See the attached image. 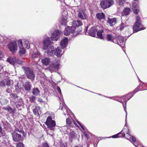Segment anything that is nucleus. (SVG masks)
I'll return each mask as SVG.
<instances>
[{
    "label": "nucleus",
    "mask_w": 147,
    "mask_h": 147,
    "mask_svg": "<svg viewBox=\"0 0 147 147\" xmlns=\"http://www.w3.org/2000/svg\"><path fill=\"white\" fill-rule=\"evenodd\" d=\"M5 110L7 111L9 113L11 114L14 113L15 111V109H12L10 107H8L7 108H5Z\"/></svg>",
    "instance_id": "obj_28"
},
{
    "label": "nucleus",
    "mask_w": 147,
    "mask_h": 147,
    "mask_svg": "<svg viewBox=\"0 0 147 147\" xmlns=\"http://www.w3.org/2000/svg\"><path fill=\"white\" fill-rule=\"evenodd\" d=\"M48 114V113H45V114L46 115V114Z\"/></svg>",
    "instance_id": "obj_59"
},
{
    "label": "nucleus",
    "mask_w": 147,
    "mask_h": 147,
    "mask_svg": "<svg viewBox=\"0 0 147 147\" xmlns=\"http://www.w3.org/2000/svg\"><path fill=\"white\" fill-rule=\"evenodd\" d=\"M40 91L38 88H35L33 89L32 90V93L33 94L37 95L40 93Z\"/></svg>",
    "instance_id": "obj_27"
},
{
    "label": "nucleus",
    "mask_w": 147,
    "mask_h": 147,
    "mask_svg": "<svg viewBox=\"0 0 147 147\" xmlns=\"http://www.w3.org/2000/svg\"><path fill=\"white\" fill-rule=\"evenodd\" d=\"M96 32V29L94 27H92L90 29L89 32V35L92 36H94L95 35V33Z\"/></svg>",
    "instance_id": "obj_20"
},
{
    "label": "nucleus",
    "mask_w": 147,
    "mask_h": 147,
    "mask_svg": "<svg viewBox=\"0 0 147 147\" xmlns=\"http://www.w3.org/2000/svg\"><path fill=\"white\" fill-rule=\"evenodd\" d=\"M32 57H33V58H36V56H35V57H34V55H32Z\"/></svg>",
    "instance_id": "obj_56"
},
{
    "label": "nucleus",
    "mask_w": 147,
    "mask_h": 147,
    "mask_svg": "<svg viewBox=\"0 0 147 147\" xmlns=\"http://www.w3.org/2000/svg\"><path fill=\"white\" fill-rule=\"evenodd\" d=\"M32 101H34V100H35V98L34 96L32 97Z\"/></svg>",
    "instance_id": "obj_53"
},
{
    "label": "nucleus",
    "mask_w": 147,
    "mask_h": 147,
    "mask_svg": "<svg viewBox=\"0 0 147 147\" xmlns=\"http://www.w3.org/2000/svg\"><path fill=\"white\" fill-rule=\"evenodd\" d=\"M116 40L118 41L119 43L118 44L119 45L120 44L119 43V42L120 43H124V38L123 37L120 36H118L117 37L115 38V41Z\"/></svg>",
    "instance_id": "obj_22"
},
{
    "label": "nucleus",
    "mask_w": 147,
    "mask_h": 147,
    "mask_svg": "<svg viewBox=\"0 0 147 147\" xmlns=\"http://www.w3.org/2000/svg\"><path fill=\"white\" fill-rule=\"evenodd\" d=\"M117 19L115 18H108L107 21V22L109 23L110 25L113 26L116 23Z\"/></svg>",
    "instance_id": "obj_15"
},
{
    "label": "nucleus",
    "mask_w": 147,
    "mask_h": 147,
    "mask_svg": "<svg viewBox=\"0 0 147 147\" xmlns=\"http://www.w3.org/2000/svg\"><path fill=\"white\" fill-rule=\"evenodd\" d=\"M22 103H23V102H22V101L21 100V102H20V105H19L18 104L17 105H16V106L17 107H18V106H20V105H21L22 104Z\"/></svg>",
    "instance_id": "obj_51"
},
{
    "label": "nucleus",
    "mask_w": 147,
    "mask_h": 147,
    "mask_svg": "<svg viewBox=\"0 0 147 147\" xmlns=\"http://www.w3.org/2000/svg\"><path fill=\"white\" fill-rule=\"evenodd\" d=\"M42 146V147H49V145L47 142L43 143Z\"/></svg>",
    "instance_id": "obj_41"
},
{
    "label": "nucleus",
    "mask_w": 147,
    "mask_h": 147,
    "mask_svg": "<svg viewBox=\"0 0 147 147\" xmlns=\"http://www.w3.org/2000/svg\"><path fill=\"white\" fill-rule=\"evenodd\" d=\"M138 8V6L136 3L134 2L132 3V8L134 13L136 14H137L139 11Z\"/></svg>",
    "instance_id": "obj_16"
},
{
    "label": "nucleus",
    "mask_w": 147,
    "mask_h": 147,
    "mask_svg": "<svg viewBox=\"0 0 147 147\" xmlns=\"http://www.w3.org/2000/svg\"><path fill=\"white\" fill-rule=\"evenodd\" d=\"M5 133L4 129L0 126V137L4 136L5 135Z\"/></svg>",
    "instance_id": "obj_34"
},
{
    "label": "nucleus",
    "mask_w": 147,
    "mask_h": 147,
    "mask_svg": "<svg viewBox=\"0 0 147 147\" xmlns=\"http://www.w3.org/2000/svg\"><path fill=\"white\" fill-rule=\"evenodd\" d=\"M77 24V26H76V28L77 27L82 25V22L80 20H78L77 21H74Z\"/></svg>",
    "instance_id": "obj_37"
},
{
    "label": "nucleus",
    "mask_w": 147,
    "mask_h": 147,
    "mask_svg": "<svg viewBox=\"0 0 147 147\" xmlns=\"http://www.w3.org/2000/svg\"><path fill=\"white\" fill-rule=\"evenodd\" d=\"M25 89L27 91L30 90L31 89L30 85L29 82H26L24 85Z\"/></svg>",
    "instance_id": "obj_26"
},
{
    "label": "nucleus",
    "mask_w": 147,
    "mask_h": 147,
    "mask_svg": "<svg viewBox=\"0 0 147 147\" xmlns=\"http://www.w3.org/2000/svg\"><path fill=\"white\" fill-rule=\"evenodd\" d=\"M125 106L123 105V107H124V110L125 111V112L126 113V117L127 116V112L126 111V103H125Z\"/></svg>",
    "instance_id": "obj_46"
},
{
    "label": "nucleus",
    "mask_w": 147,
    "mask_h": 147,
    "mask_svg": "<svg viewBox=\"0 0 147 147\" xmlns=\"http://www.w3.org/2000/svg\"><path fill=\"white\" fill-rule=\"evenodd\" d=\"M40 100V102H41L42 101V100H41H41Z\"/></svg>",
    "instance_id": "obj_57"
},
{
    "label": "nucleus",
    "mask_w": 147,
    "mask_h": 147,
    "mask_svg": "<svg viewBox=\"0 0 147 147\" xmlns=\"http://www.w3.org/2000/svg\"><path fill=\"white\" fill-rule=\"evenodd\" d=\"M78 16L79 18L83 20L85 19L86 18V16L85 13V11L83 10H79Z\"/></svg>",
    "instance_id": "obj_14"
},
{
    "label": "nucleus",
    "mask_w": 147,
    "mask_h": 147,
    "mask_svg": "<svg viewBox=\"0 0 147 147\" xmlns=\"http://www.w3.org/2000/svg\"><path fill=\"white\" fill-rule=\"evenodd\" d=\"M60 65L58 63V61L55 60L52 63L50 67V70L51 71H55L56 69H58Z\"/></svg>",
    "instance_id": "obj_8"
},
{
    "label": "nucleus",
    "mask_w": 147,
    "mask_h": 147,
    "mask_svg": "<svg viewBox=\"0 0 147 147\" xmlns=\"http://www.w3.org/2000/svg\"><path fill=\"white\" fill-rule=\"evenodd\" d=\"M140 17L138 16H137L136 17V21L134 24V26L133 27V29L134 32H137L138 31L143 30L144 29L143 28H140L137 30L141 25V23L140 20Z\"/></svg>",
    "instance_id": "obj_7"
},
{
    "label": "nucleus",
    "mask_w": 147,
    "mask_h": 147,
    "mask_svg": "<svg viewBox=\"0 0 147 147\" xmlns=\"http://www.w3.org/2000/svg\"><path fill=\"white\" fill-rule=\"evenodd\" d=\"M68 39L66 37L64 38L61 41L60 45L62 49L65 48L67 44Z\"/></svg>",
    "instance_id": "obj_13"
},
{
    "label": "nucleus",
    "mask_w": 147,
    "mask_h": 147,
    "mask_svg": "<svg viewBox=\"0 0 147 147\" xmlns=\"http://www.w3.org/2000/svg\"><path fill=\"white\" fill-rule=\"evenodd\" d=\"M19 40L16 41H12L9 42L7 44V46L8 49L12 53L16 52L18 50V47L19 46L20 43H18Z\"/></svg>",
    "instance_id": "obj_2"
},
{
    "label": "nucleus",
    "mask_w": 147,
    "mask_h": 147,
    "mask_svg": "<svg viewBox=\"0 0 147 147\" xmlns=\"http://www.w3.org/2000/svg\"><path fill=\"white\" fill-rule=\"evenodd\" d=\"M84 134V135H85V136H86L87 138H88V135L86 133H85Z\"/></svg>",
    "instance_id": "obj_54"
},
{
    "label": "nucleus",
    "mask_w": 147,
    "mask_h": 147,
    "mask_svg": "<svg viewBox=\"0 0 147 147\" xmlns=\"http://www.w3.org/2000/svg\"><path fill=\"white\" fill-rule=\"evenodd\" d=\"M72 26H67L65 29L64 34L65 36L68 35L70 33H73L75 32L76 29L77 24L75 21H73L72 23Z\"/></svg>",
    "instance_id": "obj_3"
},
{
    "label": "nucleus",
    "mask_w": 147,
    "mask_h": 147,
    "mask_svg": "<svg viewBox=\"0 0 147 147\" xmlns=\"http://www.w3.org/2000/svg\"><path fill=\"white\" fill-rule=\"evenodd\" d=\"M50 61V59L47 58H46L42 59V62L45 65H48Z\"/></svg>",
    "instance_id": "obj_24"
},
{
    "label": "nucleus",
    "mask_w": 147,
    "mask_h": 147,
    "mask_svg": "<svg viewBox=\"0 0 147 147\" xmlns=\"http://www.w3.org/2000/svg\"><path fill=\"white\" fill-rule=\"evenodd\" d=\"M107 38L108 41H111L116 44H118V41H115V38L113 37L111 35L109 34L107 35Z\"/></svg>",
    "instance_id": "obj_18"
},
{
    "label": "nucleus",
    "mask_w": 147,
    "mask_h": 147,
    "mask_svg": "<svg viewBox=\"0 0 147 147\" xmlns=\"http://www.w3.org/2000/svg\"><path fill=\"white\" fill-rule=\"evenodd\" d=\"M74 124L78 127H79V126L76 123L75 121H74Z\"/></svg>",
    "instance_id": "obj_52"
},
{
    "label": "nucleus",
    "mask_w": 147,
    "mask_h": 147,
    "mask_svg": "<svg viewBox=\"0 0 147 147\" xmlns=\"http://www.w3.org/2000/svg\"><path fill=\"white\" fill-rule=\"evenodd\" d=\"M33 111L34 114L37 115H39V112H40V107L35 106L32 107Z\"/></svg>",
    "instance_id": "obj_17"
},
{
    "label": "nucleus",
    "mask_w": 147,
    "mask_h": 147,
    "mask_svg": "<svg viewBox=\"0 0 147 147\" xmlns=\"http://www.w3.org/2000/svg\"><path fill=\"white\" fill-rule=\"evenodd\" d=\"M3 56V55H2V53L1 52H0V59H1Z\"/></svg>",
    "instance_id": "obj_50"
},
{
    "label": "nucleus",
    "mask_w": 147,
    "mask_h": 147,
    "mask_svg": "<svg viewBox=\"0 0 147 147\" xmlns=\"http://www.w3.org/2000/svg\"><path fill=\"white\" fill-rule=\"evenodd\" d=\"M129 131H128L127 133V135H126V137H127V139H128L129 138H130L131 137V136L129 134Z\"/></svg>",
    "instance_id": "obj_43"
},
{
    "label": "nucleus",
    "mask_w": 147,
    "mask_h": 147,
    "mask_svg": "<svg viewBox=\"0 0 147 147\" xmlns=\"http://www.w3.org/2000/svg\"><path fill=\"white\" fill-rule=\"evenodd\" d=\"M14 132H19L20 133H22L23 134V136H25L24 131L22 130H19V129L17 128L15 129Z\"/></svg>",
    "instance_id": "obj_36"
},
{
    "label": "nucleus",
    "mask_w": 147,
    "mask_h": 147,
    "mask_svg": "<svg viewBox=\"0 0 147 147\" xmlns=\"http://www.w3.org/2000/svg\"><path fill=\"white\" fill-rule=\"evenodd\" d=\"M0 147H1L0 146Z\"/></svg>",
    "instance_id": "obj_61"
},
{
    "label": "nucleus",
    "mask_w": 147,
    "mask_h": 147,
    "mask_svg": "<svg viewBox=\"0 0 147 147\" xmlns=\"http://www.w3.org/2000/svg\"><path fill=\"white\" fill-rule=\"evenodd\" d=\"M66 125L69 127H73V126L71 120L69 118H67L66 120Z\"/></svg>",
    "instance_id": "obj_30"
},
{
    "label": "nucleus",
    "mask_w": 147,
    "mask_h": 147,
    "mask_svg": "<svg viewBox=\"0 0 147 147\" xmlns=\"http://www.w3.org/2000/svg\"><path fill=\"white\" fill-rule=\"evenodd\" d=\"M61 32L59 30H55L54 33L52 34L51 38L53 41H57L60 36Z\"/></svg>",
    "instance_id": "obj_10"
},
{
    "label": "nucleus",
    "mask_w": 147,
    "mask_h": 147,
    "mask_svg": "<svg viewBox=\"0 0 147 147\" xmlns=\"http://www.w3.org/2000/svg\"><path fill=\"white\" fill-rule=\"evenodd\" d=\"M0 102L1 104L3 105H5L7 103L8 100L6 99L3 98H0Z\"/></svg>",
    "instance_id": "obj_29"
},
{
    "label": "nucleus",
    "mask_w": 147,
    "mask_h": 147,
    "mask_svg": "<svg viewBox=\"0 0 147 147\" xmlns=\"http://www.w3.org/2000/svg\"><path fill=\"white\" fill-rule=\"evenodd\" d=\"M144 147V146H142V147Z\"/></svg>",
    "instance_id": "obj_60"
},
{
    "label": "nucleus",
    "mask_w": 147,
    "mask_h": 147,
    "mask_svg": "<svg viewBox=\"0 0 147 147\" xmlns=\"http://www.w3.org/2000/svg\"><path fill=\"white\" fill-rule=\"evenodd\" d=\"M135 1H137L138 0H134Z\"/></svg>",
    "instance_id": "obj_58"
},
{
    "label": "nucleus",
    "mask_w": 147,
    "mask_h": 147,
    "mask_svg": "<svg viewBox=\"0 0 147 147\" xmlns=\"http://www.w3.org/2000/svg\"><path fill=\"white\" fill-rule=\"evenodd\" d=\"M6 82V85L7 86H10L11 85L13 84V81L11 80L6 79L5 80Z\"/></svg>",
    "instance_id": "obj_35"
},
{
    "label": "nucleus",
    "mask_w": 147,
    "mask_h": 147,
    "mask_svg": "<svg viewBox=\"0 0 147 147\" xmlns=\"http://www.w3.org/2000/svg\"><path fill=\"white\" fill-rule=\"evenodd\" d=\"M121 134V132H120L119 133L117 134L113 135L112 136V138H118V137H119L118 136V135H119Z\"/></svg>",
    "instance_id": "obj_44"
},
{
    "label": "nucleus",
    "mask_w": 147,
    "mask_h": 147,
    "mask_svg": "<svg viewBox=\"0 0 147 147\" xmlns=\"http://www.w3.org/2000/svg\"><path fill=\"white\" fill-rule=\"evenodd\" d=\"M6 92L8 93H10L11 92V90L10 89L7 88L6 90Z\"/></svg>",
    "instance_id": "obj_49"
},
{
    "label": "nucleus",
    "mask_w": 147,
    "mask_h": 147,
    "mask_svg": "<svg viewBox=\"0 0 147 147\" xmlns=\"http://www.w3.org/2000/svg\"><path fill=\"white\" fill-rule=\"evenodd\" d=\"M114 4L112 0H102L100 4L101 7L104 9L109 7Z\"/></svg>",
    "instance_id": "obj_6"
},
{
    "label": "nucleus",
    "mask_w": 147,
    "mask_h": 147,
    "mask_svg": "<svg viewBox=\"0 0 147 147\" xmlns=\"http://www.w3.org/2000/svg\"><path fill=\"white\" fill-rule=\"evenodd\" d=\"M103 32V30L98 31L97 32V36L100 39H102L103 37L102 36V33Z\"/></svg>",
    "instance_id": "obj_32"
},
{
    "label": "nucleus",
    "mask_w": 147,
    "mask_h": 147,
    "mask_svg": "<svg viewBox=\"0 0 147 147\" xmlns=\"http://www.w3.org/2000/svg\"><path fill=\"white\" fill-rule=\"evenodd\" d=\"M28 79L33 80L35 77V76L33 73V70L30 68L27 67H22Z\"/></svg>",
    "instance_id": "obj_5"
},
{
    "label": "nucleus",
    "mask_w": 147,
    "mask_h": 147,
    "mask_svg": "<svg viewBox=\"0 0 147 147\" xmlns=\"http://www.w3.org/2000/svg\"><path fill=\"white\" fill-rule=\"evenodd\" d=\"M47 134H49V135H51V136H52V135H53V134H49V132H48V131H47Z\"/></svg>",
    "instance_id": "obj_55"
},
{
    "label": "nucleus",
    "mask_w": 147,
    "mask_h": 147,
    "mask_svg": "<svg viewBox=\"0 0 147 147\" xmlns=\"http://www.w3.org/2000/svg\"><path fill=\"white\" fill-rule=\"evenodd\" d=\"M96 17L100 20H103L105 18V15L103 13H98L96 14Z\"/></svg>",
    "instance_id": "obj_21"
},
{
    "label": "nucleus",
    "mask_w": 147,
    "mask_h": 147,
    "mask_svg": "<svg viewBox=\"0 0 147 147\" xmlns=\"http://www.w3.org/2000/svg\"><path fill=\"white\" fill-rule=\"evenodd\" d=\"M124 27L123 23H122L121 24L120 26L117 27V28L118 29H119L120 30H121L123 29Z\"/></svg>",
    "instance_id": "obj_38"
},
{
    "label": "nucleus",
    "mask_w": 147,
    "mask_h": 147,
    "mask_svg": "<svg viewBox=\"0 0 147 147\" xmlns=\"http://www.w3.org/2000/svg\"><path fill=\"white\" fill-rule=\"evenodd\" d=\"M131 10L129 8H125L123 11V14L125 15H128L131 11Z\"/></svg>",
    "instance_id": "obj_25"
},
{
    "label": "nucleus",
    "mask_w": 147,
    "mask_h": 147,
    "mask_svg": "<svg viewBox=\"0 0 147 147\" xmlns=\"http://www.w3.org/2000/svg\"><path fill=\"white\" fill-rule=\"evenodd\" d=\"M77 122L80 125L81 127L82 128V129H83L84 130L85 129H84V127L80 123V122L79 121H77Z\"/></svg>",
    "instance_id": "obj_47"
},
{
    "label": "nucleus",
    "mask_w": 147,
    "mask_h": 147,
    "mask_svg": "<svg viewBox=\"0 0 147 147\" xmlns=\"http://www.w3.org/2000/svg\"><path fill=\"white\" fill-rule=\"evenodd\" d=\"M5 86V82L3 81H1L0 82V86Z\"/></svg>",
    "instance_id": "obj_42"
},
{
    "label": "nucleus",
    "mask_w": 147,
    "mask_h": 147,
    "mask_svg": "<svg viewBox=\"0 0 147 147\" xmlns=\"http://www.w3.org/2000/svg\"><path fill=\"white\" fill-rule=\"evenodd\" d=\"M57 90L59 92V93L61 94V89H60V87H58V86L57 88Z\"/></svg>",
    "instance_id": "obj_48"
},
{
    "label": "nucleus",
    "mask_w": 147,
    "mask_h": 147,
    "mask_svg": "<svg viewBox=\"0 0 147 147\" xmlns=\"http://www.w3.org/2000/svg\"><path fill=\"white\" fill-rule=\"evenodd\" d=\"M128 131H129V129L127 128H124L121 131L122 134H123L122 135V137H125V133H127Z\"/></svg>",
    "instance_id": "obj_33"
},
{
    "label": "nucleus",
    "mask_w": 147,
    "mask_h": 147,
    "mask_svg": "<svg viewBox=\"0 0 147 147\" xmlns=\"http://www.w3.org/2000/svg\"><path fill=\"white\" fill-rule=\"evenodd\" d=\"M16 147H24V146L22 143L19 142L17 143Z\"/></svg>",
    "instance_id": "obj_40"
},
{
    "label": "nucleus",
    "mask_w": 147,
    "mask_h": 147,
    "mask_svg": "<svg viewBox=\"0 0 147 147\" xmlns=\"http://www.w3.org/2000/svg\"><path fill=\"white\" fill-rule=\"evenodd\" d=\"M67 17L65 16H63L60 18L59 22L61 24L65 25L67 22Z\"/></svg>",
    "instance_id": "obj_19"
},
{
    "label": "nucleus",
    "mask_w": 147,
    "mask_h": 147,
    "mask_svg": "<svg viewBox=\"0 0 147 147\" xmlns=\"http://www.w3.org/2000/svg\"><path fill=\"white\" fill-rule=\"evenodd\" d=\"M13 139L15 142L21 140L23 138L21 135L16 132H13L12 134Z\"/></svg>",
    "instance_id": "obj_11"
},
{
    "label": "nucleus",
    "mask_w": 147,
    "mask_h": 147,
    "mask_svg": "<svg viewBox=\"0 0 147 147\" xmlns=\"http://www.w3.org/2000/svg\"><path fill=\"white\" fill-rule=\"evenodd\" d=\"M45 124L47 125L48 128L52 130H54L56 126V122L55 121L52 120L51 117L48 116L45 122Z\"/></svg>",
    "instance_id": "obj_4"
},
{
    "label": "nucleus",
    "mask_w": 147,
    "mask_h": 147,
    "mask_svg": "<svg viewBox=\"0 0 147 147\" xmlns=\"http://www.w3.org/2000/svg\"><path fill=\"white\" fill-rule=\"evenodd\" d=\"M52 43L49 37L47 36L45 38L43 41V49L45 50L48 56H52L54 54L58 57H60L62 55L61 50L59 47H58L55 50L54 47L51 45Z\"/></svg>",
    "instance_id": "obj_1"
},
{
    "label": "nucleus",
    "mask_w": 147,
    "mask_h": 147,
    "mask_svg": "<svg viewBox=\"0 0 147 147\" xmlns=\"http://www.w3.org/2000/svg\"><path fill=\"white\" fill-rule=\"evenodd\" d=\"M24 45L26 48L29 49L30 48V45L28 41L26 40H24Z\"/></svg>",
    "instance_id": "obj_31"
},
{
    "label": "nucleus",
    "mask_w": 147,
    "mask_h": 147,
    "mask_svg": "<svg viewBox=\"0 0 147 147\" xmlns=\"http://www.w3.org/2000/svg\"><path fill=\"white\" fill-rule=\"evenodd\" d=\"M125 0H118L119 4L120 5H123L125 2Z\"/></svg>",
    "instance_id": "obj_39"
},
{
    "label": "nucleus",
    "mask_w": 147,
    "mask_h": 147,
    "mask_svg": "<svg viewBox=\"0 0 147 147\" xmlns=\"http://www.w3.org/2000/svg\"><path fill=\"white\" fill-rule=\"evenodd\" d=\"M18 43H20L19 47V53L20 56H22L24 54L26 53V50L23 47L22 41V40H19Z\"/></svg>",
    "instance_id": "obj_9"
},
{
    "label": "nucleus",
    "mask_w": 147,
    "mask_h": 147,
    "mask_svg": "<svg viewBox=\"0 0 147 147\" xmlns=\"http://www.w3.org/2000/svg\"><path fill=\"white\" fill-rule=\"evenodd\" d=\"M131 140L133 142H135L136 140V138L134 136L131 137Z\"/></svg>",
    "instance_id": "obj_45"
},
{
    "label": "nucleus",
    "mask_w": 147,
    "mask_h": 147,
    "mask_svg": "<svg viewBox=\"0 0 147 147\" xmlns=\"http://www.w3.org/2000/svg\"><path fill=\"white\" fill-rule=\"evenodd\" d=\"M76 134L75 132L73 131L71 132L69 134V140L71 141L73 139H76Z\"/></svg>",
    "instance_id": "obj_23"
},
{
    "label": "nucleus",
    "mask_w": 147,
    "mask_h": 147,
    "mask_svg": "<svg viewBox=\"0 0 147 147\" xmlns=\"http://www.w3.org/2000/svg\"><path fill=\"white\" fill-rule=\"evenodd\" d=\"M7 60L8 62L13 65L15 64V62H16L20 64H22V61L19 62L17 61L16 58V57H14L13 58L11 57H9L7 59Z\"/></svg>",
    "instance_id": "obj_12"
}]
</instances>
